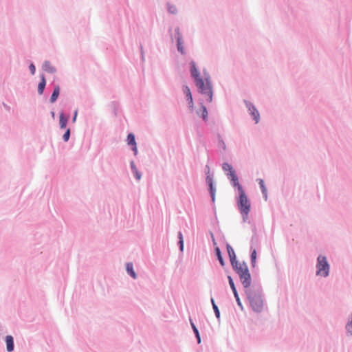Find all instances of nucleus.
<instances>
[{"label":"nucleus","instance_id":"1","mask_svg":"<svg viewBox=\"0 0 352 352\" xmlns=\"http://www.w3.org/2000/svg\"><path fill=\"white\" fill-rule=\"evenodd\" d=\"M189 71L190 77L198 92L201 95H206L207 96L206 100L207 102H212L214 95L213 86L210 75L207 69L206 68L203 69V76H201L195 61L192 60L189 63Z\"/></svg>","mask_w":352,"mask_h":352},{"label":"nucleus","instance_id":"2","mask_svg":"<svg viewBox=\"0 0 352 352\" xmlns=\"http://www.w3.org/2000/svg\"><path fill=\"white\" fill-rule=\"evenodd\" d=\"M245 294L252 311L256 314H261L263 309L262 287L254 285L251 289L245 290Z\"/></svg>","mask_w":352,"mask_h":352},{"label":"nucleus","instance_id":"3","mask_svg":"<svg viewBox=\"0 0 352 352\" xmlns=\"http://www.w3.org/2000/svg\"><path fill=\"white\" fill-rule=\"evenodd\" d=\"M235 198L238 209L242 216L243 221L245 222L251 209L250 200L248 197L244 189L238 191V195Z\"/></svg>","mask_w":352,"mask_h":352},{"label":"nucleus","instance_id":"4","mask_svg":"<svg viewBox=\"0 0 352 352\" xmlns=\"http://www.w3.org/2000/svg\"><path fill=\"white\" fill-rule=\"evenodd\" d=\"M316 267L317 276L326 278L329 275L330 265L325 256L320 254L317 257Z\"/></svg>","mask_w":352,"mask_h":352},{"label":"nucleus","instance_id":"5","mask_svg":"<svg viewBox=\"0 0 352 352\" xmlns=\"http://www.w3.org/2000/svg\"><path fill=\"white\" fill-rule=\"evenodd\" d=\"M250 328L254 334L262 336L263 331L264 330L263 320L262 318H259L258 317L252 318Z\"/></svg>","mask_w":352,"mask_h":352},{"label":"nucleus","instance_id":"6","mask_svg":"<svg viewBox=\"0 0 352 352\" xmlns=\"http://www.w3.org/2000/svg\"><path fill=\"white\" fill-rule=\"evenodd\" d=\"M175 38L176 41V47L177 51L182 54H186V51L184 47V40L182 34L180 32L179 27H176L175 28Z\"/></svg>","mask_w":352,"mask_h":352},{"label":"nucleus","instance_id":"7","mask_svg":"<svg viewBox=\"0 0 352 352\" xmlns=\"http://www.w3.org/2000/svg\"><path fill=\"white\" fill-rule=\"evenodd\" d=\"M227 278H228V280L230 289H231V290H232V292L233 293V295L234 296V298L236 300V304L239 306V307L240 308V309L242 311H244V307H243V304H242V302L241 301V299H240L239 293L237 292L236 285L234 284V280H233L232 277L230 275H228Z\"/></svg>","mask_w":352,"mask_h":352},{"label":"nucleus","instance_id":"8","mask_svg":"<svg viewBox=\"0 0 352 352\" xmlns=\"http://www.w3.org/2000/svg\"><path fill=\"white\" fill-rule=\"evenodd\" d=\"M227 177L229 179L232 187L236 188L237 191L244 189L243 186L239 183V177L236 170H233L231 173H227Z\"/></svg>","mask_w":352,"mask_h":352},{"label":"nucleus","instance_id":"9","mask_svg":"<svg viewBox=\"0 0 352 352\" xmlns=\"http://www.w3.org/2000/svg\"><path fill=\"white\" fill-rule=\"evenodd\" d=\"M210 234H211V237L212 239V241H213V243H214V256L216 257V259L219 261L220 265L221 267H224L225 265H226V262H225V260H224V258L223 257L221 250L219 248V247L217 245V243L215 241L213 233L212 232H210Z\"/></svg>","mask_w":352,"mask_h":352},{"label":"nucleus","instance_id":"10","mask_svg":"<svg viewBox=\"0 0 352 352\" xmlns=\"http://www.w3.org/2000/svg\"><path fill=\"white\" fill-rule=\"evenodd\" d=\"M244 102L246 104V107L248 109L250 114L252 117L253 120L255 121V123H258L260 120V114L258 111L251 102L247 100H244Z\"/></svg>","mask_w":352,"mask_h":352},{"label":"nucleus","instance_id":"11","mask_svg":"<svg viewBox=\"0 0 352 352\" xmlns=\"http://www.w3.org/2000/svg\"><path fill=\"white\" fill-rule=\"evenodd\" d=\"M239 277L241 284L245 288V290L251 289L250 285L252 283V278L249 270H247L245 272L239 275Z\"/></svg>","mask_w":352,"mask_h":352},{"label":"nucleus","instance_id":"12","mask_svg":"<svg viewBox=\"0 0 352 352\" xmlns=\"http://www.w3.org/2000/svg\"><path fill=\"white\" fill-rule=\"evenodd\" d=\"M50 85L52 86L53 88L52 93L50 98V102L52 104H54L57 101V100L60 96V87L58 84L55 83L54 80H53L50 84Z\"/></svg>","mask_w":352,"mask_h":352},{"label":"nucleus","instance_id":"13","mask_svg":"<svg viewBox=\"0 0 352 352\" xmlns=\"http://www.w3.org/2000/svg\"><path fill=\"white\" fill-rule=\"evenodd\" d=\"M199 109L197 110L196 113L206 122L208 120V111L207 107L204 105V102H199Z\"/></svg>","mask_w":352,"mask_h":352},{"label":"nucleus","instance_id":"14","mask_svg":"<svg viewBox=\"0 0 352 352\" xmlns=\"http://www.w3.org/2000/svg\"><path fill=\"white\" fill-rule=\"evenodd\" d=\"M39 78L40 80L37 85V92L39 96H42L44 94L46 87L47 80L45 75L43 73L40 74Z\"/></svg>","mask_w":352,"mask_h":352},{"label":"nucleus","instance_id":"15","mask_svg":"<svg viewBox=\"0 0 352 352\" xmlns=\"http://www.w3.org/2000/svg\"><path fill=\"white\" fill-rule=\"evenodd\" d=\"M70 118L69 114L64 113L63 111H61L59 113V126L60 129H67L68 121Z\"/></svg>","mask_w":352,"mask_h":352},{"label":"nucleus","instance_id":"16","mask_svg":"<svg viewBox=\"0 0 352 352\" xmlns=\"http://www.w3.org/2000/svg\"><path fill=\"white\" fill-rule=\"evenodd\" d=\"M227 252L230 258V264L232 265L235 263L236 262L239 261L236 258V255L235 254V252L233 249V248L231 246V245L228 243H226V245Z\"/></svg>","mask_w":352,"mask_h":352},{"label":"nucleus","instance_id":"17","mask_svg":"<svg viewBox=\"0 0 352 352\" xmlns=\"http://www.w3.org/2000/svg\"><path fill=\"white\" fill-rule=\"evenodd\" d=\"M252 232H253V235H252L251 241H250V247H252L253 249L254 248L257 249V248H260L261 243H260L258 236L257 235L256 230L255 227L252 228Z\"/></svg>","mask_w":352,"mask_h":352},{"label":"nucleus","instance_id":"18","mask_svg":"<svg viewBox=\"0 0 352 352\" xmlns=\"http://www.w3.org/2000/svg\"><path fill=\"white\" fill-rule=\"evenodd\" d=\"M130 167H131V172L135 177V179L137 180V181H140L142 178V172H140V170H138L135 162L133 160H131L130 162Z\"/></svg>","mask_w":352,"mask_h":352},{"label":"nucleus","instance_id":"19","mask_svg":"<svg viewBox=\"0 0 352 352\" xmlns=\"http://www.w3.org/2000/svg\"><path fill=\"white\" fill-rule=\"evenodd\" d=\"M5 342L6 344V350L8 352H12L14 349V338L11 335H8L5 338Z\"/></svg>","mask_w":352,"mask_h":352},{"label":"nucleus","instance_id":"20","mask_svg":"<svg viewBox=\"0 0 352 352\" xmlns=\"http://www.w3.org/2000/svg\"><path fill=\"white\" fill-rule=\"evenodd\" d=\"M42 69L43 71L49 74H55L57 72L56 68L52 65L50 60H45L42 65Z\"/></svg>","mask_w":352,"mask_h":352},{"label":"nucleus","instance_id":"21","mask_svg":"<svg viewBox=\"0 0 352 352\" xmlns=\"http://www.w3.org/2000/svg\"><path fill=\"white\" fill-rule=\"evenodd\" d=\"M256 250L257 249H253L252 247H250V263H251V265L252 267V268H255L256 267V259H257V252H256Z\"/></svg>","mask_w":352,"mask_h":352},{"label":"nucleus","instance_id":"22","mask_svg":"<svg viewBox=\"0 0 352 352\" xmlns=\"http://www.w3.org/2000/svg\"><path fill=\"white\" fill-rule=\"evenodd\" d=\"M189 320H190V326L192 327V329L195 336L196 338L197 342V344H200L201 342V339L199 331L197 327H196L195 324L194 323L193 320L190 318H189Z\"/></svg>","mask_w":352,"mask_h":352},{"label":"nucleus","instance_id":"23","mask_svg":"<svg viewBox=\"0 0 352 352\" xmlns=\"http://www.w3.org/2000/svg\"><path fill=\"white\" fill-rule=\"evenodd\" d=\"M126 271L131 278L133 279H136L138 275L133 269V265L132 263H126Z\"/></svg>","mask_w":352,"mask_h":352},{"label":"nucleus","instance_id":"24","mask_svg":"<svg viewBox=\"0 0 352 352\" xmlns=\"http://www.w3.org/2000/svg\"><path fill=\"white\" fill-rule=\"evenodd\" d=\"M208 190L211 198L212 203H214L216 195V184L208 186Z\"/></svg>","mask_w":352,"mask_h":352},{"label":"nucleus","instance_id":"25","mask_svg":"<svg viewBox=\"0 0 352 352\" xmlns=\"http://www.w3.org/2000/svg\"><path fill=\"white\" fill-rule=\"evenodd\" d=\"M233 270L238 274L241 275V274L245 272L248 270L242 268L241 266H240L239 261L236 262L235 263L231 265Z\"/></svg>","mask_w":352,"mask_h":352},{"label":"nucleus","instance_id":"26","mask_svg":"<svg viewBox=\"0 0 352 352\" xmlns=\"http://www.w3.org/2000/svg\"><path fill=\"white\" fill-rule=\"evenodd\" d=\"M182 89L183 94L185 95L186 99L188 98H191L192 96L191 90L187 85H186V84L183 85Z\"/></svg>","mask_w":352,"mask_h":352},{"label":"nucleus","instance_id":"27","mask_svg":"<svg viewBox=\"0 0 352 352\" xmlns=\"http://www.w3.org/2000/svg\"><path fill=\"white\" fill-rule=\"evenodd\" d=\"M127 144L129 146H133L137 144L135 141V136L133 133H129L126 138Z\"/></svg>","mask_w":352,"mask_h":352},{"label":"nucleus","instance_id":"28","mask_svg":"<svg viewBox=\"0 0 352 352\" xmlns=\"http://www.w3.org/2000/svg\"><path fill=\"white\" fill-rule=\"evenodd\" d=\"M167 11L171 14H176L178 12L177 7L170 3H166Z\"/></svg>","mask_w":352,"mask_h":352},{"label":"nucleus","instance_id":"29","mask_svg":"<svg viewBox=\"0 0 352 352\" xmlns=\"http://www.w3.org/2000/svg\"><path fill=\"white\" fill-rule=\"evenodd\" d=\"M222 169L224 171L228 172V173H231L233 170H235L232 164L228 162H223L222 164Z\"/></svg>","mask_w":352,"mask_h":352},{"label":"nucleus","instance_id":"30","mask_svg":"<svg viewBox=\"0 0 352 352\" xmlns=\"http://www.w3.org/2000/svg\"><path fill=\"white\" fill-rule=\"evenodd\" d=\"M71 136V129L70 128L65 129V131L63 135L62 139L64 142H67Z\"/></svg>","mask_w":352,"mask_h":352},{"label":"nucleus","instance_id":"31","mask_svg":"<svg viewBox=\"0 0 352 352\" xmlns=\"http://www.w3.org/2000/svg\"><path fill=\"white\" fill-rule=\"evenodd\" d=\"M347 333L352 336V313L351 314V320L348 321L345 326Z\"/></svg>","mask_w":352,"mask_h":352},{"label":"nucleus","instance_id":"32","mask_svg":"<svg viewBox=\"0 0 352 352\" xmlns=\"http://www.w3.org/2000/svg\"><path fill=\"white\" fill-rule=\"evenodd\" d=\"M206 184L207 186L212 185L215 184V182L213 179V173L211 175H207L206 177Z\"/></svg>","mask_w":352,"mask_h":352},{"label":"nucleus","instance_id":"33","mask_svg":"<svg viewBox=\"0 0 352 352\" xmlns=\"http://www.w3.org/2000/svg\"><path fill=\"white\" fill-rule=\"evenodd\" d=\"M217 138H218V146L221 147L223 150H226V145L223 138H221V135L218 134Z\"/></svg>","mask_w":352,"mask_h":352},{"label":"nucleus","instance_id":"34","mask_svg":"<svg viewBox=\"0 0 352 352\" xmlns=\"http://www.w3.org/2000/svg\"><path fill=\"white\" fill-rule=\"evenodd\" d=\"M212 309L214 311V315H215V317H216L217 321L219 322H220L221 313H220V311H219V309L218 306L213 307Z\"/></svg>","mask_w":352,"mask_h":352},{"label":"nucleus","instance_id":"35","mask_svg":"<svg viewBox=\"0 0 352 352\" xmlns=\"http://www.w3.org/2000/svg\"><path fill=\"white\" fill-rule=\"evenodd\" d=\"M177 245L179 247V250L180 252V254H182L184 250V240H178L177 241Z\"/></svg>","mask_w":352,"mask_h":352},{"label":"nucleus","instance_id":"36","mask_svg":"<svg viewBox=\"0 0 352 352\" xmlns=\"http://www.w3.org/2000/svg\"><path fill=\"white\" fill-rule=\"evenodd\" d=\"M257 181L258 182L259 188L261 189V192L264 197V179H257Z\"/></svg>","mask_w":352,"mask_h":352},{"label":"nucleus","instance_id":"37","mask_svg":"<svg viewBox=\"0 0 352 352\" xmlns=\"http://www.w3.org/2000/svg\"><path fill=\"white\" fill-rule=\"evenodd\" d=\"M29 69L32 75H34L36 73V66L34 63L32 61H30L29 65Z\"/></svg>","mask_w":352,"mask_h":352},{"label":"nucleus","instance_id":"38","mask_svg":"<svg viewBox=\"0 0 352 352\" xmlns=\"http://www.w3.org/2000/svg\"><path fill=\"white\" fill-rule=\"evenodd\" d=\"M111 106L113 108L114 115L117 116V109H118V103H117V102H116V101L111 102Z\"/></svg>","mask_w":352,"mask_h":352},{"label":"nucleus","instance_id":"39","mask_svg":"<svg viewBox=\"0 0 352 352\" xmlns=\"http://www.w3.org/2000/svg\"><path fill=\"white\" fill-rule=\"evenodd\" d=\"M77 116H78V109H76L74 111V113H73V116H72V123H75L76 122V119H77Z\"/></svg>","mask_w":352,"mask_h":352},{"label":"nucleus","instance_id":"40","mask_svg":"<svg viewBox=\"0 0 352 352\" xmlns=\"http://www.w3.org/2000/svg\"><path fill=\"white\" fill-rule=\"evenodd\" d=\"M131 150L133 151L134 155L136 156L138 153L137 144L131 146Z\"/></svg>","mask_w":352,"mask_h":352},{"label":"nucleus","instance_id":"41","mask_svg":"<svg viewBox=\"0 0 352 352\" xmlns=\"http://www.w3.org/2000/svg\"><path fill=\"white\" fill-rule=\"evenodd\" d=\"M187 101L188 104L194 105V100L192 96L191 98H188L186 99Z\"/></svg>","mask_w":352,"mask_h":352},{"label":"nucleus","instance_id":"42","mask_svg":"<svg viewBox=\"0 0 352 352\" xmlns=\"http://www.w3.org/2000/svg\"><path fill=\"white\" fill-rule=\"evenodd\" d=\"M177 239L178 240H184V236L182 231H179L177 232Z\"/></svg>","mask_w":352,"mask_h":352},{"label":"nucleus","instance_id":"43","mask_svg":"<svg viewBox=\"0 0 352 352\" xmlns=\"http://www.w3.org/2000/svg\"><path fill=\"white\" fill-rule=\"evenodd\" d=\"M205 173H206V175H211V174L210 173V166H209L208 164H206V167H205Z\"/></svg>","mask_w":352,"mask_h":352},{"label":"nucleus","instance_id":"44","mask_svg":"<svg viewBox=\"0 0 352 352\" xmlns=\"http://www.w3.org/2000/svg\"><path fill=\"white\" fill-rule=\"evenodd\" d=\"M240 266L242 267V268L249 270L247 263L245 261H243L241 263H240Z\"/></svg>","mask_w":352,"mask_h":352},{"label":"nucleus","instance_id":"45","mask_svg":"<svg viewBox=\"0 0 352 352\" xmlns=\"http://www.w3.org/2000/svg\"><path fill=\"white\" fill-rule=\"evenodd\" d=\"M210 302L212 304V307H215V306H217V304L215 303V301H214V299L213 297H210Z\"/></svg>","mask_w":352,"mask_h":352},{"label":"nucleus","instance_id":"46","mask_svg":"<svg viewBox=\"0 0 352 352\" xmlns=\"http://www.w3.org/2000/svg\"><path fill=\"white\" fill-rule=\"evenodd\" d=\"M188 107L190 112H192L194 111V105L188 104Z\"/></svg>","mask_w":352,"mask_h":352},{"label":"nucleus","instance_id":"47","mask_svg":"<svg viewBox=\"0 0 352 352\" xmlns=\"http://www.w3.org/2000/svg\"><path fill=\"white\" fill-rule=\"evenodd\" d=\"M140 50H141L142 59L144 60V52H143V48H142V45H140Z\"/></svg>","mask_w":352,"mask_h":352},{"label":"nucleus","instance_id":"48","mask_svg":"<svg viewBox=\"0 0 352 352\" xmlns=\"http://www.w3.org/2000/svg\"><path fill=\"white\" fill-rule=\"evenodd\" d=\"M168 33L170 34V37H172V33H171V32H172V28H171V27H170V28H168ZM171 38L173 39V38Z\"/></svg>","mask_w":352,"mask_h":352},{"label":"nucleus","instance_id":"49","mask_svg":"<svg viewBox=\"0 0 352 352\" xmlns=\"http://www.w3.org/2000/svg\"><path fill=\"white\" fill-rule=\"evenodd\" d=\"M50 113H51L52 117L54 119L55 118V112L52 111Z\"/></svg>","mask_w":352,"mask_h":352},{"label":"nucleus","instance_id":"50","mask_svg":"<svg viewBox=\"0 0 352 352\" xmlns=\"http://www.w3.org/2000/svg\"><path fill=\"white\" fill-rule=\"evenodd\" d=\"M265 201L267 199V189L265 188Z\"/></svg>","mask_w":352,"mask_h":352},{"label":"nucleus","instance_id":"51","mask_svg":"<svg viewBox=\"0 0 352 352\" xmlns=\"http://www.w3.org/2000/svg\"><path fill=\"white\" fill-rule=\"evenodd\" d=\"M225 272H226V273H228V272H229V270H227V269H225Z\"/></svg>","mask_w":352,"mask_h":352}]
</instances>
